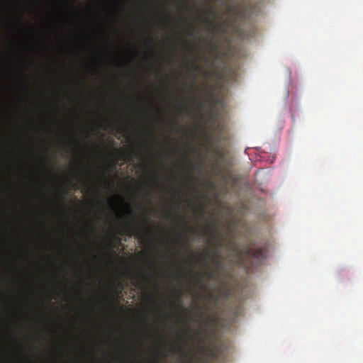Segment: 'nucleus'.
<instances>
[{"instance_id":"20","label":"nucleus","mask_w":363,"mask_h":363,"mask_svg":"<svg viewBox=\"0 0 363 363\" xmlns=\"http://www.w3.org/2000/svg\"><path fill=\"white\" fill-rule=\"evenodd\" d=\"M233 9H234V6H233L231 5H228V7H227L228 13L231 12Z\"/></svg>"},{"instance_id":"4","label":"nucleus","mask_w":363,"mask_h":363,"mask_svg":"<svg viewBox=\"0 0 363 363\" xmlns=\"http://www.w3.org/2000/svg\"><path fill=\"white\" fill-rule=\"evenodd\" d=\"M125 215L124 231L125 235L130 237L136 236L140 239L143 238V228L150 224V221L145 219L142 223H139L135 211L130 208L125 211Z\"/></svg>"},{"instance_id":"29","label":"nucleus","mask_w":363,"mask_h":363,"mask_svg":"<svg viewBox=\"0 0 363 363\" xmlns=\"http://www.w3.org/2000/svg\"><path fill=\"white\" fill-rule=\"evenodd\" d=\"M189 35L190 36H191V37H194V33H193L192 31H190V32L189 33Z\"/></svg>"},{"instance_id":"8","label":"nucleus","mask_w":363,"mask_h":363,"mask_svg":"<svg viewBox=\"0 0 363 363\" xmlns=\"http://www.w3.org/2000/svg\"><path fill=\"white\" fill-rule=\"evenodd\" d=\"M127 140L130 143V147L126 152V157L128 160L130 159H138L140 155V150L135 143L132 133H129L127 136Z\"/></svg>"},{"instance_id":"10","label":"nucleus","mask_w":363,"mask_h":363,"mask_svg":"<svg viewBox=\"0 0 363 363\" xmlns=\"http://www.w3.org/2000/svg\"><path fill=\"white\" fill-rule=\"evenodd\" d=\"M203 277L208 280H210L211 279H214L216 280V276L213 270H206L203 274H198V278L196 279V281L200 284V288L201 289H205V286L201 282V277Z\"/></svg>"},{"instance_id":"18","label":"nucleus","mask_w":363,"mask_h":363,"mask_svg":"<svg viewBox=\"0 0 363 363\" xmlns=\"http://www.w3.org/2000/svg\"><path fill=\"white\" fill-rule=\"evenodd\" d=\"M204 323L206 325L210 326L213 323V320L212 318L209 317L204 321Z\"/></svg>"},{"instance_id":"12","label":"nucleus","mask_w":363,"mask_h":363,"mask_svg":"<svg viewBox=\"0 0 363 363\" xmlns=\"http://www.w3.org/2000/svg\"><path fill=\"white\" fill-rule=\"evenodd\" d=\"M139 51L135 48V45H133L131 50L130 51L127 57V62L130 65H134L139 55Z\"/></svg>"},{"instance_id":"33","label":"nucleus","mask_w":363,"mask_h":363,"mask_svg":"<svg viewBox=\"0 0 363 363\" xmlns=\"http://www.w3.org/2000/svg\"><path fill=\"white\" fill-rule=\"evenodd\" d=\"M147 134H148L149 135H151V133L150 131H147Z\"/></svg>"},{"instance_id":"25","label":"nucleus","mask_w":363,"mask_h":363,"mask_svg":"<svg viewBox=\"0 0 363 363\" xmlns=\"http://www.w3.org/2000/svg\"><path fill=\"white\" fill-rule=\"evenodd\" d=\"M135 121H131L130 126H131V128H133V130H135Z\"/></svg>"},{"instance_id":"28","label":"nucleus","mask_w":363,"mask_h":363,"mask_svg":"<svg viewBox=\"0 0 363 363\" xmlns=\"http://www.w3.org/2000/svg\"><path fill=\"white\" fill-rule=\"evenodd\" d=\"M153 363H160V361L158 359H155L154 361H153Z\"/></svg>"},{"instance_id":"21","label":"nucleus","mask_w":363,"mask_h":363,"mask_svg":"<svg viewBox=\"0 0 363 363\" xmlns=\"http://www.w3.org/2000/svg\"><path fill=\"white\" fill-rule=\"evenodd\" d=\"M142 189V186H141L140 184H139L137 187H135V188L134 189V192H135V194H138V190H139V189Z\"/></svg>"},{"instance_id":"5","label":"nucleus","mask_w":363,"mask_h":363,"mask_svg":"<svg viewBox=\"0 0 363 363\" xmlns=\"http://www.w3.org/2000/svg\"><path fill=\"white\" fill-rule=\"evenodd\" d=\"M130 81L131 84V94L128 96V99L130 100V108L133 112H136L138 117L139 118H142L143 114L140 111H138V106L141 104H145L146 102L144 97H143L140 94L136 95L135 91L138 90L139 87V81L140 77L137 73L135 67L133 68L128 73Z\"/></svg>"},{"instance_id":"24","label":"nucleus","mask_w":363,"mask_h":363,"mask_svg":"<svg viewBox=\"0 0 363 363\" xmlns=\"http://www.w3.org/2000/svg\"><path fill=\"white\" fill-rule=\"evenodd\" d=\"M60 201L62 204L65 206V197L62 195L60 196Z\"/></svg>"},{"instance_id":"35","label":"nucleus","mask_w":363,"mask_h":363,"mask_svg":"<svg viewBox=\"0 0 363 363\" xmlns=\"http://www.w3.org/2000/svg\"><path fill=\"white\" fill-rule=\"evenodd\" d=\"M181 109H186V107H184V106H181Z\"/></svg>"},{"instance_id":"2","label":"nucleus","mask_w":363,"mask_h":363,"mask_svg":"<svg viewBox=\"0 0 363 363\" xmlns=\"http://www.w3.org/2000/svg\"><path fill=\"white\" fill-rule=\"evenodd\" d=\"M109 13V127L113 130V0H108Z\"/></svg>"},{"instance_id":"37","label":"nucleus","mask_w":363,"mask_h":363,"mask_svg":"<svg viewBox=\"0 0 363 363\" xmlns=\"http://www.w3.org/2000/svg\"><path fill=\"white\" fill-rule=\"evenodd\" d=\"M175 152H178V150L177 148H174Z\"/></svg>"},{"instance_id":"6","label":"nucleus","mask_w":363,"mask_h":363,"mask_svg":"<svg viewBox=\"0 0 363 363\" xmlns=\"http://www.w3.org/2000/svg\"><path fill=\"white\" fill-rule=\"evenodd\" d=\"M134 339L131 344L127 347L128 353L126 359L128 363H143L140 360V339L136 337V333L134 332Z\"/></svg>"},{"instance_id":"3","label":"nucleus","mask_w":363,"mask_h":363,"mask_svg":"<svg viewBox=\"0 0 363 363\" xmlns=\"http://www.w3.org/2000/svg\"><path fill=\"white\" fill-rule=\"evenodd\" d=\"M208 232L210 236L216 240V242L212 243L214 247V251L212 255L206 251L203 254V261L206 258H210L213 264L214 265L213 271L214 272L216 281H220L222 273L224 270L225 265L222 260L221 247H223L222 238L220 233L216 228L215 224L213 225V230H209L208 228L206 229Z\"/></svg>"},{"instance_id":"27","label":"nucleus","mask_w":363,"mask_h":363,"mask_svg":"<svg viewBox=\"0 0 363 363\" xmlns=\"http://www.w3.org/2000/svg\"><path fill=\"white\" fill-rule=\"evenodd\" d=\"M202 60H204V61H207V57L206 55H203L202 56Z\"/></svg>"},{"instance_id":"11","label":"nucleus","mask_w":363,"mask_h":363,"mask_svg":"<svg viewBox=\"0 0 363 363\" xmlns=\"http://www.w3.org/2000/svg\"><path fill=\"white\" fill-rule=\"evenodd\" d=\"M249 250H250V253L249 254V255L243 256V258L252 257L257 259L265 258V252L262 248L259 247L255 249V250H252L249 247Z\"/></svg>"},{"instance_id":"30","label":"nucleus","mask_w":363,"mask_h":363,"mask_svg":"<svg viewBox=\"0 0 363 363\" xmlns=\"http://www.w3.org/2000/svg\"><path fill=\"white\" fill-rule=\"evenodd\" d=\"M131 21L134 25H135L136 21L135 18H131Z\"/></svg>"},{"instance_id":"9","label":"nucleus","mask_w":363,"mask_h":363,"mask_svg":"<svg viewBox=\"0 0 363 363\" xmlns=\"http://www.w3.org/2000/svg\"><path fill=\"white\" fill-rule=\"evenodd\" d=\"M206 13L211 16L213 17V19H210V18H205L204 19V22L211 27V31H213V20L217 18L218 16V11L214 9L213 8L212 6L211 7H208L206 10Z\"/></svg>"},{"instance_id":"38","label":"nucleus","mask_w":363,"mask_h":363,"mask_svg":"<svg viewBox=\"0 0 363 363\" xmlns=\"http://www.w3.org/2000/svg\"><path fill=\"white\" fill-rule=\"evenodd\" d=\"M157 289H160L159 284H157Z\"/></svg>"},{"instance_id":"23","label":"nucleus","mask_w":363,"mask_h":363,"mask_svg":"<svg viewBox=\"0 0 363 363\" xmlns=\"http://www.w3.org/2000/svg\"><path fill=\"white\" fill-rule=\"evenodd\" d=\"M177 350L178 351H181V352H182L184 356H186V354L184 352L183 347H178L177 348Z\"/></svg>"},{"instance_id":"31","label":"nucleus","mask_w":363,"mask_h":363,"mask_svg":"<svg viewBox=\"0 0 363 363\" xmlns=\"http://www.w3.org/2000/svg\"><path fill=\"white\" fill-rule=\"evenodd\" d=\"M196 333H197V335H200L201 334V330H196Z\"/></svg>"},{"instance_id":"36","label":"nucleus","mask_w":363,"mask_h":363,"mask_svg":"<svg viewBox=\"0 0 363 363\" xmlns=\"http://www.w3.org/2000/svg\"><path fill=\"white\" fill-rule=\"evenodd\" d=\"M147 44H149V40L146 39Z\"/></svg>"},{"instance_id":"19","label":"nucleus","mask_w":363,"mask_h":363,"mask_svg":"<svg viewBox=\"0 0 363 363\" xmlns=\"http://www.w3.org/2000/svg\"><path fill=\"white\" fill-rule=\"evenodd\" d=\"M172 191L174 196H179V193L177 190L174 189L173 187L172 188Z\"/></svg>"},{"instance_id":"17","label":"nucleus","mask_w":363,"mask_h":363,"mask_svg":"<svg viewBox=\"0 0 363 363\" xmlns=\"http://www.w3.org/2000/svg\"><path fill=\"white\" fill-rule=\"evenodd\" d=\"M170 123L172 125V127L174 128V131L175 133H178L179 129L177 128V123L175 121L172 120V121H170Z\"/></svg>"},{"instance_id":"13","label":"nucleus","mask_w":363,"mask_h":363,"mask_svg":"<svg viewBox=\"0 0 363 363\" xmlns=\"http://www.w3.org/2000/svg\"><path fill=\"white\" fill-rule=\"evenodd\" d=\"M133 285L135 286L139 287L142 282L145 281L146 279L145 276L143 273H138L135 274L133 277Z\"/></svg>"},{"instance_id":"1","label":"nucleus","mask_w":363,"mask_h":363,"mask_svg":"<svg viewBox=\"0 0 363 363\" xmlns=\"http://www.w3.org/2000/svg\"><path fill=\"white\" fill-rule=\"evenodd\" d=\"M109 342H113V142L109 139Z\"/></svg>"},{"instance_id":"14","label":"nucleus","mask_w":363,"mask_h":363,"mask_svg":"<svg viewBox=\"0 0 363 363\" xmlns=\"http://www.w3.org/2000/svg\"><path fill=\"white\" fill-rule=\"evenodd\" d=\"M228 21L226 20L223 22H219L217 25L218 30L220 31H221V33L223 34H224L225 33V26L228 25Z\"/></svg>"},{"instance_id":"22","label":"nucleus","mask_w":363,"mask_h":363,"mask_svg":"<svg viewBox=\"0 0 363 363\" xmlns=\"http://www.w3.org/2000/svg\"><path fill=\"white\" fill-rule=\"evenodd\" d=\"M220 294H221L223 296H228L229 292H228V291H227V290H226V291H220Z\"/></svg>"},{"instance_id":"7","label":"nucleus","mask_w":363,"mask_h":363,"mask_svg":"<svg viewBox=\"0 0 363 363\" xmlns=\"http://www.w3.org/2000/svg\"><path fill=\"white\" fill-rule=\"evenodd\" d=\"M226 247L232 253L236 254L240 258H243V256L249 255L250 253L249 247L246 246L244 248H241L235 237L228 240Z\"/></svg>"},{"instance_id":"34","label":"nucleus","mask_w":363,"mask_h":363,"mask_svg":"<svg viewBox=\"0 0 363 363\" xmlns=\"http://www.w3.org/2000/svg\"><path fill=\"white\" fill-rule=\"evenodd\" d=\"M177 210H178V211H179V210H180V206H179V205H178V206H177Z\"/></svg>"},{"instance_id":"26","label":"nucleus","mask_w":363,"mask_h":363,"mask_svg":"<svg viewBox=\"0 0 363 363\" xmlns=\"http://www.w3.org/2000/svg\"><path fill=\"white\" fill-rule=\"evenodd\" d=\"M193 68H194V71H196V70H198L199 69V67L196 66V65H194Z\"/></svg>"},{"instance_id":"16","label":"nucleus","mask_w":363,"mask_h":363,"mask_svg":"<svg viewBox=\"0 0 363 363\" xmlns=\"http://www.w3.org/2000/svg\"><path fill=\"white\" fill-rule=\"evenodd\" d=\"M218 48V43L216 42V43H211L209 45V48H210V50L211 52H216V50Z\"/></svg>"},{"instance_id":"15","label":"nucleus","mask_w":363,"mask_h":363,"mask_svg":"<svg viewBox=\"0 0 363 363\" xmlns=\"http://www.w3.org/2000/svg\"><path fill=\"white\" fill-rule=\"evenodd\" d=\"M208 298L215 304L216 305L218 301V297L213 294H210L208 295Z\"/></svg>"},{"instance_id":"32","label":"nucleus","mask_w":363,"mask_h":363,"mask_svg":"<svg viewBox=\"0 0 363 363\" xmlns=\"http://www.w3.org/2000/svg\"><path fill=\"white\" fill-rule=\"evenodd\" d=\"M171 306H172V307L177 308V306H176L175 304L172 303V304H171Z\"/></svg>"}]
</instances>
